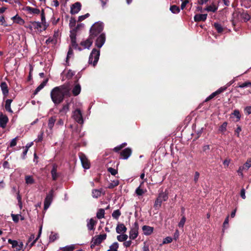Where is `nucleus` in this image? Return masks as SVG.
Segmentation results:
<instances>
[{"mask_svg":"<svg viewBox=\"0 0 251 251\" xmlns=\"http://www.w3.org/2000/svg\"><path fill=\"white\" fill-rule=\"evenodd\" d=\"M48 81V79L45 80L43 82H42L39 86L37 87V88L35 89L34 92V94H37L41 90H42L45 86L46 85L47 82Z\"/></svg>","mask_w":251,"mask_h":251,"instance_id":"obj_22","label":"nucleus"},{"mask_svg":"<svg viewBox=\"0 0 251 251\" xmlns=\"http://www.w3.org/2000/svg\"><path fill=\"white\" fill-rule=\"evenodd\" d=\"M121 212L119 210H114L112 214V216L113 217V218L115 219H118L119 218V217H120V216L121 215Z\"/></svg>","mask_w":251,"mask_h":251,"instance_id":"obj_40","label":"nucleus"},{"mask_svg":"<svg viewBox=\"0 0 251 251\" xmlns=\"http://www.w3.org/2000/svg\"><path fill=\"white\" fill-rule=\"evenodd\" d=\"M8 120L7 117L1 113L0 114V126L2 128H4L6 126Z\"/></svg>","mask_w":251,"mask_h":251,"instance_id":"obj_16","label":"nucleus"},{"mask_svg":"<svg viewBox=\"0 0 251 251\" xmlns=\"http://www.w3.org/2000/svg\"><path fill=\"white\" fill-rule=\"evenodd\" d=\"M108 171L109 172L111 173V175L115 176L117 174V171L112 168H109L108 169Z\"/></svg>","mask_w":251,"mask_h":251,"instance_id":"obj_55","label":"nucleus"},{"mask_svg":"<svg viewBox=\"0 0 251 251\" xmlns=\"http://www.w3.org/2000/svg\"><path fill=\"white\" fill-rule=\"evenodd\" d=\"M23 243L22 242H17V251H21L23 250Z\"/></svg>","mask_w":251,"mask_h":251,"instance_id":"obj_49","label":"nucleus"},{"mask_svg":"<svg viewBox=\"0 0 251 251\" xmlns=\"http://www.w3.org/2000/svg\"><path fill=\"white\" fill-rule=\"evenodd\" d=\"M81 91V86L79 84L75 83L73 90L72 93L74 96H77Z\"/></svg>","mask_w":251,"mask_h":251,"instance_id":"obj_19","label":"nucleus"},{"mask_svg":"<svg viewBox=\"0 0 251 251\" xmlns=\"http://www.w3.org/2000/svg\"><path fill=\"white\" fill-rule=\"evenodd\" d=\"M168 199V193L161 191L159 193L158 197L155 201L154 207L158 209L161 207L162 201H166Z\"/></svg>","mask_w":251,"mask_h":251,"instance_id":"obj_3","label":"nucleus"},{"mask_svg":"<svg viewBox=\"0 0 251 251\" xmlns=\"http://www.w3.org/2000/svg\"><path fill=\"white\" fill-rule=\"evenodd\" d=\"M51 174L52 179L54 180H56L58 177V175L57 173L56 166L55 165L53 166L52 169L51 171Z\"/></svg>","mask_w":251,"mask_h":251,"instance_id":"obj_21","label":"nucleus"},{"mask_svg":"<svg viewBox=\"0 0 251 251\" xmlns=\"http://www.w3.org/2000/svg\"><path fill=\"white\" fill-rule=\"evenodd\" d=\"M24 23V21L20 17L17 15V24H19L20 25H23Z\"/></svg>","mask_w":251,"mask_h":251,"instance_id":"obj_62","label":"nucleus"},{"mask_svg":"<svg viewBox=\"0 0 251 251\" xmlns=\"http://www.w3.org/2000/svg\"><path fill=\"white\" fill-rule=\"evenodd\" d=\"M172 241H173L172 238L168 236L164 239L163 241V244H165L170 243L172 242Z\"/></svg>","mask_w":251,"mask_h":251,"instance_id":"obj_48","label":"nucleus"},{"mask_svg":"<svg viewBox=\"0 0 251 251\" xmlns=\"http://www.w3.org/2000/svg\"><path fill=\"white\" fill-rule=\"evenodd\" d=\"M25 212V210H23V213L21 214H17V222L19 220H23L25 219L23 213Z\"/></svg>","mask_w":251,"mask_h":251,"instance_id":"obj_56","label":"nucleus"},{"mask_svg":"<svg viewBox=\"0 0 251 251\" xmlns=\"http://www.w3.org/2000/svg\"><path fill=\"white\" fill-rule=\"evenodd\" d=\"M249 86H251L250 82H245L239 85V87L240 88H244Z\"/></svg>","mask_w":251,"mask_h":251,"instance_id":"obj_58","label":"nucleus"},{"mask_svg":"<svg viewBox=\"0 0 251 251\" xmlns=\"http://www.w3.org/2000/svg\"><path fill=\"white\" fill-rule=\"evenodd\" d=\"M54 190L51 189L47 195L44 201V210H46L52 202L53 197Z\"/></svg>","mask_w":251,"mask_h":251,"instance_id":"obj_6","label":"nucleus"},{"mask_svg":"<svg viewBox=\"0 0 251 251\" xmlns=\"http://www.w3.org/2000/svg\"><path fill=\"white\" fill-rule=\"evenodd\" d=\"M127 230V228L124 224H118L116 228V232L118 234L125 233Z\"/></svg>","mask_w":251,"mask_h":251,"instance_id":"obj_14","label":"nucleus"},{"mask_svg":"<svg viewBox=\"0 0 251 251\" xmlns=\"http://www.w3.org/2000/svg\"><path fill=\"white\" fill-rule=\"evenodd\" d=\"M72 116L74 120L78 123L80 124H83V120L82 118V113L80 109H76L75 110L73 113Z\"/></svg>","mask_w":251,"mask_h":251,"instance_id":"obj_8","label":"nucleus"},{"mask_svg":"<svg viewBox=\"0 0 251 251\" xmlns=\"http://www.w3.org/2000/svg\"><path fill=\"white\" fill-rule=\"evenodd\" d=\"M105 35L104 34H100L97 39L96 41V46L99 48H100L104 43H105Z\"/></svg>","mask_w":251,"mask_h":251,"instance_id":"obj_11","label":"nucleus"},{"mask_svg":"<svg viewBox=\"0 0 251 251\" xmlns=\"http://www.w3.org/2000/svg\"><path fill=\"white\" fill-rule=\"evenodd\" d=\"M207 15L204 14H196L194 16V21L196 22L200 21H205L207 18Z\"/></svg>","mask_w":251,"mask_h":251,"instance_id":"obj_18","label":"nucleus"},{"mask_svg":"<svg viewBox=\"0 0 251 251\" xmlns=\"http://www.w3.org/2000/svg\"><path fill=\"white\" fill-rule=\"evenodd\" d=\"M131 152V149L127 148L121 152V156L123 159H126L130 156Z\"/></svg>","mask_w":251,"mask_h":251,"instance_id":"obj_13","label":"nucleus"},{"mask_svg":"<svg viewBox=\"0 0 251 251\" xmlns=\"http://www.w3.org/2000/svg\"><path fill=\"white\" fill-rule=\"evenodd\" d=\"M135 193L137 196H142L145 193V191L141 189L140 186H139L135 190Z\"/></svg>","mask_w":251,"mask_h":251,"instance_id":"obj_41","label":"nucleus"},{"mask_svg":"<svg viewBox=\"0 0 251 251\" xmlns=\"http://www.w3.org/2000/svg\"><path fill=\"white\" fill-rule=\"evenodd\" d=\"M153 229L154 228L153 227L148 226H142V230L145 235H150L152 234L153 231Z\"/></svg>","mask_w":251,"mask_h":251,"instance_id":"obj_17","label":"nucleus"},{"mask_svg":"<svg viewBox=\"0 0 251 251\" xmlns=\"http://www.w3.org/2000/svg\"><path fill=\"white\" fill-rule=\"evenodd\" d=\"M188 2L189 1L188 0H183L181 5V9H183L185 7L187 4L188 3Z\"/></svg>","mask_w":251,"mask_h":251,"instance_id":"obj_64","label":"nucleus"},{"mask_svg":"<svg viewBox=\"0 0 251 251\" xmlns=\"http://www.w3.org/2000/svg\"><path fill=\"white\" fill-rule=\"evenodd\" d=\"M218 6L213 3L210 5L207 6L206 8L205 9V10L208 12L210 11L213 12H216Z\"/></svg>","mask_w":251,"mask_h":251,"instance_id":"obj_25","label":"nucleus"},{"mask_svg":"<svg viewBox=\"0 0 251 251\" xmlns=\"http://www.w3.org/2000/svg\"><path fill=\"white\" fill-rule=\"evenodd\" d=\"M33 27L39 30L42 31L43 29V25L41 23L38 22H34L32 23Z\"/></svg>","mask_w":251,"mask_h":251,"instance_id":"obj_28","label":"nucleus"},{"mask_svg":"<svg viewBox=\"0 0 251 251\" xmlns=\"http://www.w3.org/2000/svg\"><path fill=\"white\" fill-rule=\"evenodd\" d=\"M97 222L95 221L93 218L88 219L87 220V227L89 230H93L95 228L94 226L96 225Z\"/></svg>","mask_w":251,"mask_h":251,"instance_id":"obj_15","label":"nucleus"},{"mask_svg":"<svg viewBox=\"0 0 251 251\" xmlns=\"http://www.w3.org/2000/svg\"><path fill=\"white\" fill-rule=\"evenodd\" d=\"M119 244L117 242L113 243L109 247V249L107 251H118Z\"/></svg>","mask_w":251,"mask_h":251,"instance_id":"obj_33","label":"nucleus"},{"mask_svg":"<svg viewBox=\"0 0 251 251\" xmlns=\"http://www.w3.org/2000/svg\"><path fill=\"white\" fill-rule=\"evenodd\" d=\"M119 181L118 180H114L111 183L109 184L108 188L109 189L113 188L114 187L118 186L119 185Z\"/></svg>","mask_w":251,"mask_h":251,"instance_id":"obj_44","label":"nucleus"},{"mask_svg":"<svg viewBox=\"0 0 251 251\" xmlns=\"http://www.w3.org/2000/svg\"><path fill=\"white\" fill-rule=\"evenodd\" d=\"M242 18L244 20L245 22H247L250 19V15L246 13L242 14Z\"/></svg>","mask_w":251,"mask_h":251,"instance_id":"obj_50","label":"nucleus"},{"mask_svg":"<svg viewBox=\"0 0 251 251\" xmlns=\"http://www.w3.org/2000/svg\"><path fill=\"white\" fill-rule=\"evenodd\" d=\"M105 211L103 209H100L97 213V217L99 219H102L104 217Z\"/></svg>","mask_w":251,"mask_h":251,"instance_id":"obj_36","label":"nucleus"},{"mask_svg":"<svg viewBox=\"0 0 251 251\" xmlns=\"http://www.w3.org/2000/svg\"><path fill=\"white\" fill-rule=\"evenodd\" d=\"M102 192V189H93L92 190V197L94 198H98L99 197H100L101 195Z\"/></svg>","mask_w":251,"mask_h":251,"instance_id":"obj_20","label":"nucleus"},{"mask_svg":"<svg viewBox=\"0 0 251 251\" xmlns=\"http://www.w3.org/2000/svg\"><path fill=\"white\" fill-rule=\"evenodd\" d=\"M214 26L218 33H222L224 31V28L221 24L215 23Z\"/></svg>","mask_w":251,"mask_h":251,"instance_id":"obj_34","label":"nucleus"},{"mask_svg":"<svg viewBox=\"0 0 251 251\" xmlns=\"http://www.w3.org/2000/svg\"><path fill=\"white\" fill-rule=\"evenodd\" d=\"M12 101V100L11 99H7L5 101V108L6 110L7 111L9 112V113L13 112L11 109V107H10V105H11V103Z\"/></svg>","mask_w":251,"mask_h":251,"instance_id":"obj_24","label":"nucleus"},{"mask_svg":"<svg viewBox=\"0 0 251 251\" xmlns=\"http://www.w3.org/2000/svg\"><path fill=\"white\" fill-rule=\"evenodd\" d=\"M70 38L71 39V44L72 46L74 47L75 49H76V47L77 46V45L76 43V38L74 34H71L70 35Z\"/></svg>","mask_w":251,"mask_h":251,"instance_id":"obj_35","label":"nucleus"},{"mask_svg":"<svg viewBox=\"0 0 251 251\" xmlns=\"http://www.w3.org/2000/svg\"><path fill=\"white\" fill-rule=\"evenodd\" d=\"M242 167H245V170H248L251 167V158L248 159Z\"/></svg>","mask_w":251,"mask_h":251,"instance_id":"obj_42","label":"nucleus"},{"mask_svg":"<svg viewBox=\"0 0 251 251\" xmlns=\"http://www.w3.org/2000/svg\"><path fill=\"white\" fill-rule=\"evenodd\" d=\"M244 170H245V167H242V166L239 168V169L237 171L239 175H240L242 177H243V171Z\"/></svg>","mask_w":251,"mask_h":251,"instance_id":"obj_61","label":"nucleus"},{"mask_svg":"<svg viewBox=\"0 0 251 251\" xmlns=\"http://www.w3.org/2000/svg\"><path fill=\"white\" fill-rule=\"evenodd\" d=\"M217 93L215 91V92L212 93L210 96H209L205 100V101H208V100H211L213 98H214L216 95H217Z\"/></svg>","mask_w":251,"mask_h":251,"instance_id":"obj_51","label":"nucleus"},{"mask_svg":"<svg viewBox=\"0 0 251 251\" xmlns=\"http://www.w3.org/2000/svg\"><path fill=\"white\" fill-rule=\"evenodd\" d=\"M106 236L107 235L106 234H100L98 236H95L92 239V245L91 246V248L96 245L100 244L103 240L106 239Z\"/></svg>","mask_w":251,"mask_h":251,"instance_id":"obj_7","label":"nucleus"},{"mask_svg":"<svg viewBox=\"0 0 251 251\" xmlns=\"http://www.w3.org/2000/svg\"><path fill=\"white\" fill-rule=\"evenodd\" d=\"M217 93L215 91V92L212 93L210 96H209L205 100V101H208V100H211L213 98H214L216 95H217Z\"/></svg>","mask_w":251,"mask_h":251,"instance_id":"obj_53","label":"nucleus"},{"mask_svg":"<svg viewBox=\"0 0 251 251\" xmlns=\"http://www.w3.org/2000/svg\"><path fill=\"white\" fill-rule=\"evenodd\" d=\"M75 73L74 72L72 71V70H69L68 71L66 75L68 79H70L73 77V76L75 75Z\"/></svg>","mask_w":251,"mask_h":251,"instance_id":"obj_47","label":"nucleus"},{"mask_svg":"<svg viewBox=\"0 0 251 251\" xmlns=\"http://www.w3.org/2000/svg\"><path fill=\"white\" fill-rule=\"evenodd\" d=\"M69 93V87L62 85L54 88L51 91L50 96L52 100L55 104H59L63 101L65 95H67Z\"/></svg>","mask_w":251,"mask_h":251,"instance_id":"obj_1","label":"nucleus"},{"mask_svg":"<svg viewBox=\"0 0 251 251\" xmlns=\"http://www.w3.org/2000/svg\"><path fill=\"white\" fill-rule=\"evenodd\" d=\"M128 238V236L124 233H122L121 235L117 236V239L119 242L126 241Z\"/></svg>","mask_w":251,"mask_h":251,"instance_id":"obj_31","label":"nucleus"},{"mask_svg":"<svg viewBox=\"0 0 251 251\" xmlns=\"http://www.w3.org/2000/svg\"><path fill=\"white\" fill-rule=\"evenodd\" d=\"M73 54V50L70 47L69 48V50L68 51L67 56L66 57V62H68V60H69V58L71 57V56Z\"/></svg>","mask_w":251,"mask_h":251,"instance_id":"obj_57","label":"nucleus"},{"mask_svg":"<svg viewBox=\"0 0 251 251\" xmlns=\"http://www.w3.org/2000/svg\"><path fill=\"white\" fill-rule=\"evenodd\" d=\"M56 119L55 117H50L49 120V123H48V127L50 129V130H52L54 123L55 122Z\"/></svg>","mask_w":251,"mask_h":251,"instance_id":"obj_29","label":"nucleus"},{"mask_svg":"<svg viewBox=\"0 0 251 251\" xmlns=\"http://www.w3.org/2000/svg\"><path fill=\"white\" fill-rule=\"evenodd\" d=\"M58 236L57 234L51 233L50 236V241H54L58 238Z\"/></svg>","mask_w":251,"mask_h":251,"instance_id":"obj_46","label":"nucleus"},{"mask_svg":"<svg viewBox=\"0 0 251 251\" xmlns=\"http://www.w3.org/2000/svg\"><path fill=\"white\" fill-rule=\"evenodd\" d=\"M227 123L225 122L219 127V131L221 133H224L226 130Z\"/></svg>","mask_w":251,"mask_h":251,"instance_id":"obj_38","label":"nucleus"},{"mask_svg":"<svg viewBox=\"0 0 251 251\" xmlns=\"http://www.w3.org/2000/svg\"><path fill=\"white\" fill-rule=\"evenodd\" d=\"M26 9L29 12L31 13L39 14L40 13V10L36 8L26 7Z\"/></svg>","mask_w":251,"mask_h":251,"instance_id":"obj_30","label":"nucleus"},{"mask_svg":"<svg viewBox=\"0 0 251 251\" xmlns=\"http://www.w3.org/2000/svg\"><path fill=\"white\" fill-rule=\"evenodd\" d=\"M132 244V242L131 240H129V241H126L124 243V246L126 247V248H127V247H129L131 246Z\"/></svg>","mask_w":251,"mask_h":251,"instance_id":"obj_63","label":"nucleus"},{"mask_svg":"<svg viewBox=\"0 0 251 251\" xmlns=\"http://www.w3.org/2000/svg\"><path fill=\"white\" fill-rule=\"evenodd\" d=\"M138 230L139 226L138 223L135 222L129 231V237L130 240H134L137 237L138 235Z\"/></svg>","mask_w":251,"mask_h":251,"instance_id":"obj_5","label":"nucleus"},{"mask_svg":"<svg viewBox=\"0 0 251 251\" xmlns=\"http://www.w3.org/2000/svg\"><path fill=\"white\" fill-rule=\"evenodd\" d=\"M170 10L174 14L178 13L180 11L179 8L175 5L171 6L170 8Z\"/></svg>","mask_w":251,"mask_h":251,"instance_id":"obj_37","label":"nucleus"},{"mask_svg":"<svg viewBox=\"0 0 251 251\" xmlns=\"http://www.w3.org/2000/svg\"><path fill=\"white\" fill-rule=\"evenodd\" d=\"M81 4L79 2H76L73 4L71 6V12L72 14L77 13L81 9Z\"/></svg>","mask_w":251,"mask_h":251,"instance_id":"obj_12","label":"nucleus"},{"mask_svg":"<svg viewBox=\"0 0 251 251\" xmlns=\"http://www.w3.org/2000/svg\"><path fill=\"white\" fill-rule=\"evenodd\" d=\"M25 183L29 184H32L34 183L35 181L33 177L31 176H26L25 177Z\"/></svg>","mask_w":251,"mask_h":251,"instance_id":"obj_32","label":"nucleus"},{"mask_svg":"<svg viewBox=\"0 0 251 251\" xmlns=\"http://www.w3.org/2000/svg\"><path fill=\"white\" fill-rule=\"evenodd\" d=\"M241 127L239 126H237V128L235 130V133L238 137L240 136V132L241 131Z\"/></svg>","mask_w":251,"mask_h":251,"instance_id":"obj_59","label":"nucleus"},{"mask_svg":"<svg viewBox=\"0 0 251 251\" xmlns=\"http://www.w3.org/2000/svg\"><path fill=\"white\" fill-rule=\"evenodd\" d=\"M100 55V50H97L95 49H94L92 50V51L89 56V64L93 63V66H95L97 64V63L99 59Z\"/></svg>","mask_w":251,"mask_h":251,"instance_id":"obj_4","label":"nucleus"},{"mask_svg":"<svg viewBox=\"0 0 251 251\" xmlns=\"http://www.w3.org/2000/svg\"><path fill=\"white\" fill-rule=\"evenodd\" d=\"M232 114L236 117L237 121H239L240 120L241 115L238 110H234Z\"/></svg>","mask_w":251,"mask_h":251,"instance_id":"obj_43","label":"nucleus"},{"mask_svg":"<svg viewBox=\"0 0 251 251\" xmlns=\"http://www.w3.org/2000/svg\"><path fill=\"white\" fill-rule=\"evenodd\" d=\"M69 110V104L64 105L63 107L60 110V112L62 114H66Z\"/></svg>","mask_w":251,"mask_h":251,"instance_id":"obj_39","label":"nucleus"},{"mask_svg":"<svg viewBox=\"0 0 251 251\" xmlns=\"http://www.w3.org/2000/svg\"><path fill=\"white\" fill-rule=\"evenodd\" d=\"M227 89V86H225L224 87H222L220 88L219 89H218L216 92L217 93V94H220V93L223 92Z\"/></svg>","mask_w":251,"mask_h":251,"instance_id":"obj_54","label":"nucleus"},{"mask_svg":"<svg viewBox=\"0 0 251 251\" xmlns=\"http://www.w3.org/2000/svg\"><path fill=\"white\" fill-rule=\"evenodd\" d=\"M186 221V218L184 216H183L179 222L178 226L179 227H183Z\"/></svg>","mask_w":251,"mask_h":251,"instance_id":"obj_45","label":"nucleus"},{"mask_svg":"<svg viewBox=\"0 0 251 251\" xmlns=\"http://www.w3.org/2000/svg\"><path fill=\"white\" fill-rule=\"evenodd\" d=\"M41 16V23L42 24V25L43 26V29L45 30L46 29L47 27L48 26V24L46 23V22L45 21V16L44 15V12L43 10L42 11Z\"/></svg>","mask_w":251,"mask_h":251,"instance_id":"obj_26","label":"nucleus"},{"mask_svg":"<svg viewBox=\"0 0 251 251\" xmlns=\"http://www.w3.org/2000/svg\"><path fill=\"white\" fill-rule=\"evenodd\" d=\"M217 93L215 91V92L212 93L210 96H209L205 100V101H208V100H211L213 98H214L216 95H217Z\"/></svg>","mask_w":251,"mask_h":251,"instance_id":"obj_52","label":"nucleus"},{"mask_svg":"<svg viewBox=\"0 0 251 251\" xmlns=\"http://www.w3.org/2000/svg\"><path fill=\"white\" fill-rule=\"evenodd\" d=\"M0 88H1V89L2 90L3 94L4 95H6L8 94V90L7 88V84L5 82H3L1 83Z\"/></svg>","mask_w":251,"mask_h":251,"instance_id":"obj_27","label":"nucleus"},{"mask_svg":"<svg viewBox=\"0 0 251 251\" xmlns=\"http://www.w3.org/2000/svg\"><path fill=\"white\" fill-rule=\"evenodd\" d=\"M79 157L80 159L83 167L85 169H89L90 168V163L87 158H86V156L83 153H80L79 154Z\"/></svg>","mask_w":251,"mask_h":251,"instance_id":"obj_9","label":"nucleus"},{"mask_svg":"<svg viewBox=\"0 0 251 251\" xmlns=\"http://www.w3.org/2000/svg\"><path fill=\"white\" fill-rule=\"evenodd\" d=\"M93 38L90 35L88 39L80 43V45L83 47V49H89L93 43Z\"/></svg>","mask_w":251,"mask_h":251,"instance_id":"obj_10","label":"nucleus"},{"mask_svg":"<svg viewBox=\"0 0 251 251\" xmlns=\"http://www.w3.org/2000/svg\"><path fill=\"white\" fill-rule=\"evenodd\" d=\"M75 248V245L72 244L66 246L64 247L60 248V250L62 251H73Z\"/></svg>","mask_w":251,"mask_h":251,"instance_id":"obj_23","label":"nucleus"},{"mask_svg":"<svg viewBox=\"0 0 251 251\" xmlns=\"http://www.w3.org/2000/svg\"><path fill=\"white\" fill-rule=\"evenodd\" d=\"M245 112L246 114L249 115L251 114V106H248L245 108Z\"/></svg>","mask_w":251,"mask_h":251,"instance_id":"obj_60","label":"nucleus"},{"mask_svg":"<svg viewBox=\"0 0 251 251\" xmlns=\"http://www.w3.org/2000/svg\"><path fill=\"white\" fill-rule=\"evenodd\" d=\"M103 25L102 23H96L91 28L90 36L94 38L103 30Z\"/></svg>","mask_w":251,"mask_h":251,"instance_id":"obj_2","label":"nucleus"}]
</instances>
